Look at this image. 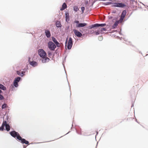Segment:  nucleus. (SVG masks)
Segmentation results:
<instances>
[{
    "instance_id": "obj_31",
    "label": "nucleus",
    "mask_w": 148,
    "mask_h": 148,
    "mask_svg": "<svg viewBox=\"0 0 148 148\" xmlns=\"http://www.w3.org/2000/svg\"><path fill=\"white\" fill-rule=\"evenodd\" d=\"M14 86H13L11 85V86L10 87V88L11 89V90L14 91V89H15V88L14 87Z\"/></svg>"
},
{
    "instance_id": "obj_4",
    "label": "nucleus",
    "mask_w": 148,
    "mask_h": 148,
    "mask_svg": "<svg viewBox=\"0 0 148 148\" xmlns=\"http://www.w3.org/2000/svg\"><path fill=\"white\" fill-rule=\"evenodd\" d=\"M38 52V54L40 57L43 58L44 57H47V53L43 49H39Z\"/></svg>"
},
{
    "instance_id": "obj_9",
    "label": "nucleus",
    "mask_w": 148,
    "mask_h": 148,
    "mask_svg": "<svg viewBox=\"0 0 148 148\" xmlns=\"http://www.w3.org/2000/svg\"><path fill=\"white\" fill-rule=\"evenodd\" d=\"M73 32H74L75 35L78 37H80L82 36V33L76 29H73Z\"/></svg>"
},
{
    "instance_id": "obj_6",
    "label": "nucleus",
    "mask_w": 148,
    "mask_h": 148,
    "mask_svg": "<svg viewBox=\"0 0 148 148\" xmlns=\"http://www.w3.org/2000/svg\"><path fill=\"white\" fill-rule=\"evenodd\" d=\"M74 22L76 24V26L77 27H83L87 25V23H79V22L78 20H75Z\"/></svg>"
},
{
    "instance_id": "obj_16",
    "label": "nucleus",
    "mask_w": 148,
    "mask_h": 148,
    "mask_svg": "<svg viewBox=\"0 0 148 148\" xmlns=\"http://www.w3.org/2000/svg\"><path fill=\"white\" fill-rule=\"evenodd\" d=\"M17 139L18 140L20 141V142L21 143L23 141V139L24 138H22L20 135L19 133L18 134V136H17L16 137Z\"/></svg>"
},
{
    "instance_id": "obj_12",
    "label": "nucleus",
    "mask_w": 148,
    "mask_h": 148,
    "mask_svg": "<svg viewBox=\"0 0 148 148\" xmlns=\"http://www.w3.org/2000/svg\"><path fill=\"white\" fill-rule=\"evenodd\" d=\"M50 60L49 59L46 57L42 58V62L43 63H45L48 62Z\"/></svg>"
},
{
    "instance_id": "obj_43",
    "label": "nucleus",
    "mask_w": 148,
    "mask_h": 148,
    "mask_svg": "<svg viewBox=\"0 0 148 148\" xmlns=\"http://www.w3.org/2000/svg\"><path fill=\"white\" fill-rule=\"evenodd\" d=\"M2 93V91L1 90H0V94H1V93Z\"/></svg>"
},
{
    "instance_id": "obj_50",
    "label": "nucleus",
    "mask_w": 148,
    "mask_h": 148,
    "mask_svg": "<svg viewBox=\"0 0 148 148\" xmlns=\"http://www.w3.org/2000/svg\"><path fill=\"white\" fill-rule=\"evenodd\" d=\"M136 122H137V123H138V122L137 121V120L136 119Z\"/></svg>"
},
{
    "instance_id": "obj_27",
    "label": "nucleus",
    "mask_w": 148,
    "mask_h": 148,
    "mask_svg": "<svg viewBox=\"0 0 148 148\" xmlns=\"http://www.w3.org/2000/svg\"><path fill=\"white\" fill-rule=\"evenodd\" d=\"M47 53L48 54V57H49L50 58L51 56L52 55V53L50 51H48V52H47Z\"/></svg>"
},
{
    "instance_id": "obj_25",
    "label": "nucleus",
    "mask_w": 148,
    "mask_h": 148,
    "mask_svg": "<svg viewBox=\"0 0 148 148\" xmlns=\"http://www.w3.org/2000/svg\"><path fill=\"white\" fill-rule=\"evenodd\" d=\"M65 18H69V14L68 12H66L65 13Z\"/></svg>"
},
{
    "instance_id": "obj_8",
    "label": "nucleus",
    "mask_w": 148,
    "mask_h": 148,
    "mask_svg": "<svg viewBox=\"0 0 148 148\" xmlns=\"http://www.w3.org/2000/svg\"><path fill=\"white\" fill-rule=\"evenodd\" d=\"M52 39L54 42V43L56 45V47H60V45L59 42L54 37H52Z\"/></svg>"
},
{
    "instance_id": "obj_7",
    "label": "nucleus",
    "mask_w": 148,
    "mask_h": 148,
    "mask_svg": "<svg viewBox=\"0 0 148 148\" xmlns=\"http://www.w3.org/2000/svg\"><path fill=\"white\" fill-rule=\"evenodd\" d=\"M73 45V41L72 38L70 37L69 38V40L67 44V48L68 49L70 50L71 49Z\"/></svg>"
},
{
    "instance_id": "obj_14",
    "label": "nucleus",
    "mask_w": 148,
    "mask_h": 148,
    "mask_svg": "<svg viewBox=\"0 0 148 148\" xmlns=\"http://www.w3.org/2000/svg\"><path fill=\"white\" fill-rule=\"evenodd\" d=\"M56 27L58 28H61L62 27V25L60 22L58 21H57L56 23Z\"/></svg>"
},
{
    "instance_id": "obj_19",
    "label": "nucleus",
    "mask_w": 148,
    "mask_h": 148,
    "mask_svg": "<svg viewBox=\"0 0 148 148\" xmlns=\"http://www.w3.org/2000/svg\"><path fill=\"white\" fill-rule=\"evenodd\" d=\"M119 23L118 21H116L114 25H112V28L113 29H115V27L117 26Z\"/></svg>"
},
{
    "instance_id": "obj_41",
    "label": "nucleus",
    "mask_w": 148,
    "mask_h": 148,
    "mask_svg": "<svg viewBox=\"0 0 148 148\" xmlns=\"http://www.w3.org/2000/svg\"><path fill=\"white\" fill-rule=\"evenodd\" d=\"M30 59H31L30 58V57H29L28 58V62H29H29H30V61H30Z\"/></svg>"
},
{
    "instance_id": "obj_1",
    "label": "nucleus",
    "mask_w": 148,
    "mask_h": 148,
    "mask_svg": "<svg viewBox=\"0 0 148 148\" xmlns=\"http://www.w3.org/2000/svg\"><path fill=\"white\" fill-rule=\"evenodd\" d=\"M113 4L111 7L113 8L118 7L120 8H123L126 6V5L122 3H115L108 2L106 3H103V4L104 5H108L110 4Z\"/></svg>"
},
{
    "instance_id": "obj_22",
    "label": "nucleus",
    "mask_w": 148,
    "mask_h": 148,
    "mask_svg": "<svg viewBox=\"0 0 148 148\" xmlns=\"http://www.w3.org/2000/svg\"><path fill=\"white\" fill-rule=\"evenodd\" d=\"M124 19V18L121 16L120 19L118 21H118L119 23H120L122 22Z\"/></svg>"
},
{
    "instance_id": "obj_18",
    "label": "nucleus",
    "mask_w": 148,
    "mask_h": 148,
    "mask_svg": "<svg viewBox=\"0 0 148 148\" xmlns=\"http://www.w3.org/2000/svg\"><path fill=\"white\" fill-rule=\"evenodd\" d=\"M0 89L3 90H6V88L3 85L0 84Z\"/></svg>"
},
{
    "instance_id": "obj_48",
    "label": "nucleus",
    "mask_w": 148,
    "mask_h": 148,
    "mask_svg": "<svg viewBox=\"0 0 148 148\" xmlns=\"http://www.w3.org/2000/svg\"><path fill=\"white\" fill-rule=\"evenodd\" d=\"M70 132V131H69V132H68L66 134H68V133H69Z\"/></svg>"
},
{
    "instance_id": "obj_36",
    "label": "nucleus",
    "mask_w": 148,
    "mask_h": 148,
    "mask_svg": "<svg viewBox=\"0 0 148 148\" xmlns=\"http://www.w3.org/2000/svg\"><path fill=\"white\" fill-rule=\"evenodd\" d=\"M95 34L97 35L99 34V31H97L95 32Z\"/></svg>"
},
{
    "instance_id": "obj_30",
    "label": "nucleus",
    "mask_w": 148,
    "mask_h": 148,
    "mask_svg": "<svg viewBox=\"0 0 148 148\" xmlns=\"http://www.w3.org/2000/svg\"><path fill=\"white\" fill-rule=\"evenodd\" d=\"M7 125H8V124H7L6 121H3L2 125H3L4 126H5Z\"/></svg>"
},
{
    "instance_id": "obj_11",
    "label": "nucleus",
    "mask_w": 148,
    "mask_h": 148,
    "mask_svg": "<svg viewBox=\"0 0 148 148\" xmlns=\"http://www.w3.org/2000/svg\"><path fill=\"white\" fill-rule=\"evenodd\" d=\"M29 64L32 66L34 67L38 65V63L36 62L33 61L29 62Z\"/></svg>"
},
{
    "instance_id": "obj_28",
    "label": "nucleus",
    "mask_w": 148,
    "mask_h": 148,
    "mask_svg": "<svg viewBox=\"0 0 148 148\" xmlns=\"http://www.w3.org/2000/svg\"><path fill=\"white\" fill-rule=\"evenodd\" d=\"M99 31L101 32H102L103 31H106V28H101L99 30Z\"/></svg>"
},
{
    "instance_id": "obj_15",
    "label": "nucleus",
    "mask_w": 148,
    "mask_h": 148,
    "mask_svg": "<svg viewBox=\"0 0 148 148\" xmlns=\"http://www.w3.org/2000/svg\"><path fill=\"white\" fill-rule=\"evenodd\" d=\"M67 7V5L65 3H64L62 5V8H60V10H63L65 9Z\"/></svg>"
},
{
    "instance_id": "obj_49",
    "label": "nucleus",
    "mask_w": 148,
    "mask_h": 148,
    "mask_svg": "<svg viewBox=\"0 0 148 148\" xmlns=\"http://www.w3.org/2000/svg\"><path fill=\"white\" fill-rule=\"evenodd\" d=\"M69 88H70V90L71 88H70V87L69 86Z\"/></svg>"
},
{
    "instance_id": "obj_17",
    "label": "nucleus",
    "mask_w": 148,
    "mask_h": 148,
    "mask_svg": "<svg viewBox=\"0 0 148 148\" xmlns=\"http://www.w3.org/2000/svg\"><path fill=\"white\" fill-rule=\"evenodd\" d=\"M126 14V10H125L123 11L121 14V17L124 18Z\"/></svg>"
},
{
    "instance_id": "obj_34",
    "label": "nucleus",
    "mask_w": 148,
    "mask_h": 148,
    "mask_svg": "<svg viewBox=\"0 0 148 148\" xmlns=\"http://www.w3.org/2000/svg\"><path fill=\"white\" fill-rule=\"evenodd\" d=\"M25 72L22 71L21 72V75L20 76H21V77H23L24 75H25Z\"/></svg>"
},
{
    "instance_id": "obj_35",
    "label": "nucleus",
    "mask_w": 148,
    "mask_h": 148,
    "mask_svg": "<svg viewBox=\"0 0 148 148\" xmlns=\"http://www.w3.org/2000/svg\"><path fill=\"white\" fill-rule=\"evenodd\" d=\"M16 73L17 74L19 75H21V73L19 71H16Z\"/></svg>"
},
{
    "instance_id": "obj_32",
    "label": "nucleus",
    "mask_w": 148,
    "mask_h": 148,
    "mask_svg": "<svg viewBox=\"0 0 148 148\" xmlns=\"http://www.w3.org/2000/svg\"><path fill=\"white\" fill-rule=\"evenodd\" d=\"M4 99V97L2 95L0 94V100H3Z\"/></svg>"
},
{
    "instance_id": "obj_42",
    "label": "nucleus",
    "mask_w": 148,
    "mask_h": 148,
    "mask_svg": "<svg viewBox=\"0 0 148 148\" xmlns=\"http://www.w3.org/2000/svg\"><path fill=\"white\" fill-rule=\"evenodd\" d=\"M27 146H25V145H23V148H26L27 147Z\"/></svg>"
},
{
    "instance_id": "obj_45",
    "label": "nucleus",
    "mask_w": 148,
    "mask_h": 148,
    "mask_svg": "<svg viewBox=\"0 0 148 148\" xmlns=\"http://www.w3.org/2000/svg\"><path fill=\"white\" fill-rule=\"evenodd\" d=\"M69 28V26H68V27H66L67 29H68Z\"/></svg>"
},
{
    "instance_id": "obj_51",
    "label": "nucleus",
    "mask_w": 148,
    "mask_h": 148,
    "mask_svg": "<svg viewBox=\"0 0 148 148\" xmlns=\"http://www.w3.org/2000/svg\"><path fill=\"white\" fill-rule=\"evenodd\" d=\"M140 8H141V6H140H140H139V8H140Z\"/></svg>"
},
{
    "instance_id": "obj_33",
    "label": "nucleus",
    "mask_w": 148,
    "mask_h": 148,
    "mask_svg": "<svg viewBox=\"0 0 148 148\" xmlns=\"http://www.w3.org/2000/svg\"><path fill=\"white\" fill-rule=\"evenodd\" d=\"M81 9L82 13H83L85 10V7L84 6H82L81 7Z\"/></svg>"
},
{
    "instance_id": "obj_24",
    "label": "nucleus",
    "mask_w": 148,
    "mask_h": 148,
    "mask_svg": "<svg viewBox=\"0 0 148 148\" xmlns=\"http://www.w3.org/2000/svg\"><path fill=\"white\" fill-rule=\"evenodd\" d=\"M73 10L76 12L79 10V9L77 6H74L73 7Z\"/></svg>"
},
{
    "instance_id": "obj_40",
    "label": "nucleus",
    "mask_w": 148,
    "mask_h": 148,
    "mask_svg": "<svg viewBox=\"0 0 148 148\" xmlns=\"http://www.w3.org/2000/svg\"><path fill=\"white\" fill-rule=\"evenodd\" d=\"M126 44L128 45L130 43V42H126Z\"/></svg>"
},
{
    "instance_id": "obj_46",
    "label": "nucleus",
    "mask_w": 148,
    "mask_h": 148,
    "mask_svg": "<svg viewBox=\"0 0 148 148\" xmlns=\"http://www.w3.org/2000/svg\"><path fill=\"white\" fill-rule=\"evenodd\" d=\"M133 106H134V105H133V104H132V106H131V107H132Z\"/></svg>"
},
{
    "instance_id": "obj_29",
    "label": "nucleus",
    "mask_w": 148,
    "mask_h": 148,
    "mask_svg": "<svg viewBox=\"0 0 148 148\" xmlns=\"http://www.w3.org/2000/svg\"><path fill=\"white\" fill-rule=\"evenodd\" d=\"M4 129V126L3 125H2L0 127V130L3 131Z\"/></svg>"
},
{
    "instance_id": "obj_38",
    "label": "nucleus",
    "mask_w": 148,
    "mask_h": 148,
    "mask_svg": "<svg viewBox=\"0 0 148 148\" xmlns=\"http://www.w3.org/2000/svg\"><path fill=\"white\" fill-rule=\"evenodd\" d=\"M65 20L66 22H68L69 20V18H65Z\"/></svg>"
},
{
    "instance_id": "obj_3",
    "label": "nucleus",
    "mask_w": 148,
    "mask_h": 148,
    "mask_svg": "<svg viewBox=\"0 0 148 148\" xmlns=\"http://www.w3.org/2000/svg\"><path fill=\"white\" fill-rule=\"evenodd\" d=\"M106 23H101V24H98L96 23L93 25H90L88 26V28L90 29H91L92 28L97 27H104L106 25Z\"/></svg>"
},
{
    "instance_id": "obj_13",
    "label": "nucleus",
    "mask_w": 148,
    "mask_h": 148,
    "mask_svg": "<svg viewBox=\"0 0 148 148\" xmlns=\"http://www.w3.org/2000/svg\"><path fill=\"white\" fill-rule=\"evenodd\" d=\"M45 35L47 38H49L51 36V33L49 30L47 29L45 30Z\"/></svg>"
},
{
    "instance_id": "obj_21",
    "label": "nucleus",
    "mask_w": 148,
    "mask_h": 148,
    "mask_svg": "<svg viewBox=\"0 0 148 148\" xmlns=\"http://www.w3.org/2000/svg\"><path fill=\"white\" fill-rule=\"evenodd\" d=\"M5 129L7 131H9L10 130V127L9 124H8L7 125L5 126Z\"/></svg>"
},
{
    "instance_id": "obj_37",
    "label": "nucleus",
    "mask_w": 148,
    "mask_h": 148,
    "mask_svg": "<svg viewBox=\"0 0 148 148\" xmlns=\"http://www.w3.org/2000/svg\"><path fill=\"white\" fill-rule=\"evenodd\" d=\"M68 38L67 37L66 38V41L65 42V46H66V44H67V41H68Z\"/></svg>"
},
{
    "instance_id": "obj_47",
    "label": "nucleus",
    "mask_w": 148,
    "mask_h": 148,
    "mask_svg": "<svg viewBox=\"0 0 148 148\" xmlns=\"http://www.w3.org/2000/svg\"><path fill=\"white\" fill-rule=\"evenodd\" d=\"M97 132V135L98 133V132Z\"/></svg>"
},
{
    "instance_id": "obj_23",
    "label": "nucleus",
    "mask_w": 148,
    "mask_h": 148,
    "mask_svg": "<svg viewBox=\"0 0 148 148\" xmlns=\"http://www.w3.org/2000/svg\"><path fill=\"white\" fill-rule=\"evenodd\" d=\"M7 107V105L5 103H4L2 106V109H4Z\"/></svg>"
},
{
    "instance_id": "obj_5",
    "label": "nucleus",
    "mask_w": 148,
    "mask_h": 148,
    "mask_svg": "<svg viewBox=\"0 0 148 148\" xmlns=\"http://www.w3.org/2000/svg\"><path fill=\"white\" fill-rule=\"evenodd\" d=\"M21 79L20 77H16L13 82V85L15 87H17L18 86V83L20 82Z\"/></svg>"
},
{
    "instance_id": "obj_44",
    "label": "nucleus",
    "mask_w": 148,
    "mask_h": 148,
    "mask_svg": "<svg viewBox=\"0 0 148 148\" xmlns=\"http://www.w3.org/2000/svg\"><path fill=\"white\" fill-rule=\"evenodd\" d=\"M139 3H142L144 5H145L143 3L141 2H140L139 1Z\"/></svg>"
},
{
    "instance_id": "obj_10",
    "label": "nucleus",
    "mask_w": 148,
    "mask_h": 148,
    "mask_svg": "<svg viewBox=\"0 0 148 148\" xmlns=\"http://www.w3.org/2000/svg\"><path fill=\"white\" fill-rule=\"evenodd\" d=\"M10 135L13 137L16 138V137L18 136V133L15 131L13 130L10 132Z\"/></svg>"
},
{
    "instance_id": "obj_26",
    "label": "nucleus",
    "mask_w": 148,
    "mask_h": 148,
    "mask_svg": "<svg viewBox=\"0 0 148 148\" xmlns=\"http://www.w3.org/2000/svg\"><path fill=\"white\" fill-rule=\"evenodd\" d=\"M76 132L78 134H80V135H81L82 134L81 131V130H76Z\"/></svg>"
},
{
    "instance_id": "obj_2",
    "label": "nucleus",
    "mask_w": 148,
    "mask_h": 148,
    "mask_svg": "<svg viewBox=\"0 0 148 148\" xmlns=\"http://www.w3.org/2000/svg\"><path fill=\"white\" fill-rule=\"evenodd\" d=\"M48 46L49 49L52 51H54L56 48V45L52 41H49L48 43Z\"/></svg>"
},
{
    "instance_id": "obj_39",
    "label": "nucleus",
    "mask_w": 148,
    "mask_h": 148,
    "mask_svg": "<svg viewBox=\"0 0 148 148\" xmlns=\"http://www.w3.org/2000/svg\"><path fill=\"white\" fill-rule=\"evenodd\" d=\"M99 38H100L99 40H101L103 39V38L101 36H100L99 37Z\"/></svg>"
},
{
    "instance_id": "obj_20",
    "label": "nucleus",
    "mask_w": 148,
    "mask_h": 148,
    "mask_svg": "<svg viewBox=\"0 0 148 148\" xmlns=\"http://www.w3.org/2000/svg\"><path fill=\"white\" fill-rule=\"evenodd\" d=\"M22 143L23 144H25L26 145H29V142L28 141L26 140L25 139H24L23 140V141L22 142Z\"/></svg>"
},
{
    "instance_id": "obj_52",
    "label": "nucleus",
    "mask_w": 148,
    "mask_h": 148,
    "mask_svg": "<svg viewBox=\"0 0 148 148\" xmlns=\"http://www.w3.org/2000/svg\"><path fill=\"white\" fill-rule=\"evenodd\" d=\"M132 1H134V0H131Z\"/></svg>"
}]
</instances>
